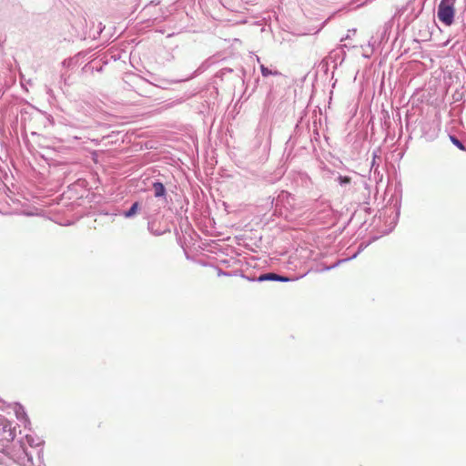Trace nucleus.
Segmentation results:
<instances>
[{"label":"nucleus","mask_w":466,"mask_h":466,"mask_svg":"<svg viewBox=\"0 0 466 466\" xmlns=\"http://www.w3.org/2000/svg\"><path fill=\"white\" fill-rule=\"evenodd\" d=\"M16 415H17V418H19V416H20L19 410H16Z\"/></svg>","instance_id":"obj_11"},{"label":"nucleus","mask_w":466,"mask_h":466,"mask_svg":"<svg viewBox=\"0 0 466 466\" xmlns=\"http://www.w3.org/2000/svg\"><path fill=\"white\" fill-rule=\"evenodd\" d=\"M260 69H261V74H262L263 76H268L270 75H276L277 74V72L273 73L271 70H269L268 67H266L263 65L260 66Z\"/></svg>","instance_id":"obj_6"},{"label":"nucleus","mask_w":466,"mask_h":466,"mask_svg":"<svg viewBox=\"0 0 466 466\" xmlns=\"http://www.w3.org/2000/svg\"><path fill=\"white\" fill-rule=\"evenodd\" d=\"M456 0H441L438 6V18L446 25H451L454 20Z\"/></svg>","instance_id":"obj_1"},{"label":"nucleus","mask_w":466,"mask_h":466,"mask_svg":"<svg viewBox=\"0 0 466 466\" xmlns=\"http://www.w3.org/2000/svg\"><path fill=\"white\" fill-rule=\"evenodd\" d=\"M379 167V165L376 163V154H374L373 156V160H372V163H371V169H377Z\"/></svg>","instance_id":"obj_9"},{"label":"nucleus","mask_w":466,"mask_h":466,"mask_svg":"<svg viewBox=\"0 0 466 466\" xmlns=\"http://www.w3.org/2000/svg\"><path fill=\"white\" fill-rule=\"evenodd\" d=\"M451 140L453 143V145H455L457 147H459L461 150H464L462 143L458 138H456L455 137H451Z\"/></svg>","instance_id":"obj_7"},{"label":"nucleus","mask_w":466,"mask_h":466,"mask_svg":"<svg viewBox=\"0 0 466 466\" xmlns=\"http://www.w3.org/2000/svg\"><path fill=\"white\" fill-rule=\"evenodd\" d=\"M337 181L341 187H346L350 184L351 178L350 177L339 176Z\"/></svg>","instance_id":"obj_5"},{"label":"nucleus","mask_w":466,"mask_h":466,"mask_svg":"<svg viewBox=\"0 0 466 466\" xmlns=\"http://www.w3.org/2000/svg\"><path fill=\"white\" fill-rule=\"evenodd\" d=\"M138 210V203L137 202H135L131 208L125 212L124 216L126 218H131L133 217Z\"/></svg>","instance_id":"obj_4"},{"label":"nucleus","mask_w":466,"mask_h":466,"mask_svg":"<svg viewBox=\"0 0 466 466\" xmlns=\"http://www.w3.org/2000/svg\"><path fill=\"white\" fill-rule=\"evenodd\" d=\"M25 439L30 446H37L38 445V443H35L34 438L32 436L26 435Z\"/></svg>","instance_id":"obj_8"},{"label":"nucleus","mask_w":466,"mask_h":466,"mask_svg":"<svg viewBox=\"0 0 466 466\" xmlns=\"http://www.w3.org/2000/svg\"><path fill=\"white\" fill-rule=\"evenodd\" d=\"M289 197V195L288 193H285V192H282L281 195L279 196L278 198V200H277V203L280 200V199H283L284 198H288Z\"/></svg>","instance_id":"obj_10"},{"label":"nucleus","mask_w":466,"mask_h":466,"mask_svg":"<svg viewBox=\"0 0 466 466\" xmlns=\"http://www.w3.org/2000/svg\"><path fill=\"white\" fill-rule=\"evenodd\" d=\"M258 280V281L277 280V281H285L286 282V281H289V279L277 275L275 273H268V274H263V275L259 276Z\"/></svg>","instance_id":"obj_2"},{"label":"nucleus","mask_w":466,"mask_h":466,"mask_svg":"<svg viewBox=\"0 0 466 466\" xmlns=\"http://www.w3.org/2000/svg\"><path fill=\"white\" fill-rule=\"evenodd\" d=\"M153 189H154L155 197H157V198L163 197L166 193V188H165L164 185L160 182H155L153 184Z\"/></svg>","instance_id":"obj_3"}]
</instances>
